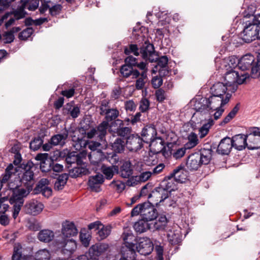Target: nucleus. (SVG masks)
<instances>
[{
	"instance_id": "f257e3e1",
	"label": "nucleus",
	"mask_w": 260,
	"mask_h": 260,
	"mask_svg": "<svg viewBox=\"0 0 260 260\" xmlns=\"http://www.w3.org/2000/svg\"><path fill=\"white\" fill-rule=\"evenodd\" d=\"M34 177V174L32 170L30 169L26 170L23 173L20 181L24 185L26 189L21 188L15 189L14 191L11 202L15 203V202L17 201L15 207V216L19 214L24 203V198L26 197L32 189V186L35 183Z\"/></svg>"
},
{
	"instance_id": "f03ea898",
	"label": "nucleus",
	"mask_w": 260,
	"mask_h": 260,
	"mask_svg": "<svg viewBox=\"0 0 260 260\" xmlns=\"http://www.w3.org/2000/svg\"><path fill=\"white\" fill-rule=\"evenodd\" d=\"M156 129L153 126L146 125L141 132L142 141L149 143V146L155 153L161 152L165 148V142L160 137H156Z\"/></svg>"
},
{
	"instance_id": "7ed1b4c3",
	"label": "nucleus",
	"mask_w": 260,
	"mask_h": 260,
	"mask_svg": "<svg viewBox=\"0 0 260 260\" xmlns=\"http://www.w3.org/2000/svg\"><path fill=\"white\" fill-rule=\"evenodd\" d=\"M139 214L141 215L142 218L149 221L155 219L158 216V212L151 203L145 202L137 205L131 211L132 216Z\"/></svg>"
},
{
	"instance_id": "20e7f679",
	"label": "nucleus",
	"mask_w": 260,
	"mask_h": 260,
	"mask_svg": "<svg viewBox=\"0 0 260 260\" xmlns=\"http://www.w3.org/2000/svg\"><path fill=\"white\" fill-rule=\"evenodd\" d=\"M248 77L249 74L247 73H239L237 71L232 69L225 74L224 84L229 87H231L230 90L234 92L237 90V85L243 83Z\"/></svg>"
},
{
	"instance_id": "39448f33",
	"label": "nucleus",
	"mask_w": 260,
	"mask_h": 260,
	"mask_svg": "<svg viewBox=\"0 0 260 260\" xmlns=\"http://www.w3.org/2000/svg\"><path fill=\"white\" fill-rule=\"evenodd\" d=\"M109 131L114 137H119L123 139H126L131 134L132 129L131 127L125 126L123 120L117 119L111 123Z\"/></svg>"
},
{
	"instance_id": "423d86ee",
	"label": "nucleus",
	"mask_w": 260,
	"mask_h": 260,
	"mask_svg": "<svg viewBox=\"0 0 260 260\" xmlns=\"http://www.w3.org/2000/svg\"><path fill=\"white\" fill-rule=\"evenodd\" d=\"M243 31L240 34L242 40L247 43L258 39L256 23L251 20L246 21Z\"/></svg>"
},
{
	"instance_id": "0eeeda50",
	"label": "nucleus",
	"mask_w": 260,
	"mask_h": 260,
	"mask_svg": "<svg viewBox=\"0 0 260 260\" xmlns=\"http://www.w3.org/2000/svg\"><path fill=\"white\" fill-rule=\"evenodd\" d=\"M247 147L249 149L260 148V128L250 127L246 132Z\"/></svg>"
},
{
	"instance_id": "6e6552de",
	"label": "nucleus",
	"mask_w": 260,
	"mask_h": 260,
	"mask_svg": "<svg viewBox=\"0 0 260 260\" xmlns=\"http://www.w3.org/2000/svg\"><path fill=\"white\" fill-rule=\"evenodd\" d=\"M74 134L75 135L72 136V146L76 150H84L87 146L92 151H96V149L101 145L99 142L92 141L89 142L82 138L76 136V133Z\"/></svg>"
},
{
	"instance_id": "1a4fd4ad",
	"label": "nucleus",
	"mask_w": 260,
	"mask_h": 260,
	"mask_svg": "<svg viewBox=\"0 0 260 260\" xmlns=\"http://www.w3.org/2000/svg\"><path fill=\"white\" fill-rule=\"evenodd\" d=\"M56 245L59 248H61L62 253L70 255L76 248L75 241L71 238H58L56 240Z\"/></svg>"
},
{
	"instance_id": "9d476101",
	"label": "nucleus",
	"mask_w": 260,
	"mask_h": 260,
	"mask_svg": "<svg viewBox=\"0 0 260 260\" xmlns=\"http://www.w3.org/2000/svg\"><path fill=\"white\" fill-rule=\"evenodd\" d=\"M231 97L230 93L225 94V97H220L212 94L209 98H207L208 101L209 107L211 111H214L226 105L230 101Z\"/></svg>"
},
{
	"instance_id": "9b49d317",
	"label": "nucleus",
	"mask_w": 260,
	"mask_h": 260,
	"mask_svg": "<svg viewBox=\"0 0 260 260\" xmlns=\"http://www.w3.org/2000/svg\"><path fill=\"white\" fill-rule=\"evenodd\" d=\"M140 54L144 59L154 62L157 59V55L153 44L145 42L140 48Z\"/></svg>"
},
{
	"instance_id": "f8f14e48",
	"label": "nucleus",
	"mask_w": 260,
	"mask_h": 260,
	"mask_svg": "<svg viewBox=\"0 0 260 260\" xmlns=\"http://www.w3.org/2000/svg\"><path fill=\"white\" fill-rule=\"evenodd\" d=\"M167 191L165 190L160 185L155 187L148 196L149 199L153 204L158 205L169 197Z\"/></svg>"
},
{
	"instance_id": "ddd939ff",
	"label": "nucleus",
	"mask_w": 260,
	"mask_h": 260,
	"mask_svg": "<svg viewBox=\"0 0 260 260\" xmlns=\"http://www.w3.org/2000/svg\"><path fill=\"white\" fill-rule=\"evenodd\" d=\"M126 146L131 151H137L143 147L142 139L137 134H131L126 139Z\"/></svg>"
},
{
	"instance_id": "4468645a",
	"label": "nucleus",
	"mask_w": 260,
	"mask_h": 260,
	"mask_svg": "<svg viewBox=\"0 0 260 260\" xmlns=\"http://www.w3.org/2000/svg\"><path fill=\"white\" fill-rule=\"evenodd\" d=\"M61 226V235L58 238H71L78 234V230L73 222L66 220L62 223Z\"/></svg>"
},
{
	"instance_id": "2eb2a0df",
	"label": "nucleus",
	"mask_w": 260,
	"mask_h": 260,
	"mask_svg": "<svg viewBox=\"0 0 260 260\" xmlns=\"http://www.w3.org/2000/svg\"><path fill=\"white\" fill-rule=\"evenodd\" d=\"M137 251L141 255H147L153 250L152 242L149 238H143L140 239L138 246H136Z\"/></svg>"
},
{
	"instance_id": "dca6fc26",
	"label": "nucleus",
	"mask_w": 260,
	"mask_h": 260,
	"mask_svg": "<svg viewBox=\"0 0 260 260\" xmlns=\"http://www.w3.org/2000/svg\"><path fill=\"white\" fill-rule=\"evenodd\" d=\"M79 151V152L73 151L69 153L66 158L67 164H76L77 166L83 165V159L86 158L87 152L84 150Z\"/></svg>"
},
{
	"instance_id": "f3484780",
	"label": "nucleus",
	"mask_w": 260,
	"mask_h": 260,
	"mask_svg": "<svg viewBox=\"0 0 260 260\" xmlns=\"http://www.w3.org/2000/svg\"><path fill=\"white\" fill-rule=\"evenodd\" d=\"M49 183V181L47 179H41L34 190V193H41L44 197H49L52 194V189L48 186Z\"/></svg>"
},
{
	"instance_id": "a211bd4d",
	"label": "nucleus",
	"mask_w": 260,
	"mask_h": 260,
	"mask_svg": "<svg viewBox=\"0 0 260 260\" xmlns=\"http://www.w3.org/2000/svg\"><path fill=\"white\" fill-rule=\"evenodd\" d=\"M44 205L41 202L36 200H31L26 203L25 205V210L26 213L32 215H37L41 212Z\"/></svg>"
},
{
	"instance_id": "6ab92c4d",
	"label": "nucleus",
	"mask_w": 260,
	"mask_h": 260,
	"mask_svg": "<svg viewBox=\"0 0 260 260\" xmlns=\"http://www.w3.org/2000/svg\"><path fill=\"white\" fill-rule=\"evenodd\" d=\"M104 182V178L103 175L99 174L89 177L88 185L92 191L98 192L101 190V186Z\"/></svg>"
},
{
	"instance_id": "aec40b11",
	"label": "nucleus",
	"mask_w": 260,
	"mask_h": 260,
	"mask_svg": "<svg viewBox=\"0 0 260 260\" xmlns=\"http://www.w3.org/2000/svg\"><path fill=\"white\" fill-rule=\"evenodd\" d=\"M177 182L170 174L166 176L161 181L159 185L170 194L172 191L177 189Z\"/></svg>"
},
{
	"instance_id": "412c9836",
	"label": "nucleus",
	"mask_w": 260,
	"mask_h": 260,
	"mask_svg": "<svg viewBox=\"0 0 260 260\" xmlns=\"http://www.w3.org/2000/svg\"><path fill=\"white\" fill-rule=\"evenodd\" d=\"M198 152L189 155L186 160L187 169L191 171L198 170L202 165Z\"/></svg>"
},
{
	"instance_id": "4be33fe9",
	"label": "nucleus",
	"mask_w": 260,
	"mask_h": 260,
	"mask_svg": "<svg viewBox=\"0 0 260 260\" xmlns=\"http://www.w3.org/2000/svg\"><path fill=\"white\" fill-rule=\"evenodd\" d=\"M231 139L225 137L222 139L218 145L217 152L222 155H228L231 152L233 144H232Z\"/></svg>"
},
{
	"instance_id": "5701e85b",
	"label": "nucleus",
	"mask_w": 260,
	"mask_h": 260,
	"mask_svg": "<svg viewBox=\"0 0 260 260\" xmlns=\"http://www.w3.org/2000/svg\"><path fill=\"white\" fill-rule=\"evenodd\" d=\"M109 245L106 243L96 244L89 248L88 253L91 257L95 259L96 257L107 251Z\"/></svg>"
},
{
	"instance_id": "b1692460",
	"label": "nucleus",
	"mask_w": 260,
	"mask_h": 260,
	"mask_svg": "<svg viewBox=\"0 0 260 260\" xmlns=\"http://www.w3.org/2000/svg\"><path fill=\"white\" fill-rule=\"evenodd\" d=\"M170 175L177 183L185 182L187 178L188 172L182 166H178Z\"/></svg>"
},
{
	"instance_id": "393cba45",
	"label": "nucleus",
	"mask_w": 260,
	"mask_h": 260,
	"mask_svg": "<svg viewBox=\"0 0 260 260\" xmlns=\"http://www.w3.org/2000/svg\"><path fill=\"white\" fill-rule=\"evenodd\" d=\"M40 1L42 3V5L39 8L40 12L41 14L44 13L50 7L49 4L51 3V0H32L29 3L27 9L30 11L36 10L39 7Z\"/></svg>"
},
{
	"instance_id": "a878e982",
	"label": "nucleus",
	"mask_w": 260,
	"mask_h": 260,
	"mask_svg": "<svg viewBox=\"0 0 260 260\" xmlns=\"http://www.w3.org/2000/svg\"><path fill=\"white\" fill-rule=\"evenodd\" d=\"M233 147L238 150H242L247 146L246 135L239 134L233 137L231 139Z\"/></svg>"
},
{
	"instance_id": "bb28decb",
	"label": "nucleus",
	"mask_w": 260,
	"mask_h": 260,
	"mask_svg": "<svg viewBox=\"0 0 260 260\" xmlns=\"http://www.w3.org/2000/svg\"><path fill=\"white\" fill-rule=\"evenodd\" d=\"M228 87L224 83L217 82L211 88V94L220 97H225V94L228 93L226 92Z\"/></svg>"
},
{
	"instance_id": "cd10ccee",
	"label": "nucleus",
	"mask_w": 260,
	"mask_h": 260,
	"mask_svg": "<svg viewBox=\"0 0 260 260\" xmlns=\"http://www.w3.org/2000/svg\"><path fill=\"white\" fill-rule=\"evenodd\" d=\"M110 124L107 121H103L95 128L96 129L97 139L99 141L103 142L106 140L107 130L109 128Z\"/></svg>"
},
{
	"instance_id": "c85d7f7f",
	"label": "nucleus",
	"mask_w": 260,
	"mask_h": 260,
	"mask_svg": "<svg viewBox=\"0 0 260 260\" xmlns=\"http://www.w3.org/2000/svg\"><path fill=\"white\" fill-rule=\"evenodd\" d=\"M120 71L122 76L124 78L132 76L133 79H136L140 76V72L137 70H134L131 66H128V64H125L122 66Z\"/></svg>"
},
{
	"instance_id": "c756f323",
	"label": "nucleus",
	"mask_w": 260,
	"mask_h": 260,
	"mask_svg": "<svg viewBox=\"0 0 260 260\" xmlns=\"http://www.w3.org/2000/svg\"><path fill=\"white\" fill-rule=\"evenodd\" d=\"M121 238L124 242V244L126 246H136V237L133 235L132 231L128 229H125L121 236Z\"/></svg>"
},
{
	"instance_id": "7c9ffc66",
	"label": "nucleus",
	"mask_w": 260,
	"mask_h": 260,
	"mask_svg": "<svg viewBox=\"0 0 260 260\" xmlns=\"http://www.w3.org/2000/svg\"><path fill=\"white\" fill-rule=\"evenodd\" d=\"M207 98H202L200 101L196 103L194 108L197 112H200L201 114L208 113L211 109Z\"/></svg>"
},
{
	"instance_id": "2f4dec72",
	"label": "nucleus",
	"mask_w": 260,
	"mask_h": 260,
	"mask_svg": "<svg viewBox=\"0 0 260 260\" xmlns=\"http://www.w3.org/2000/svg\"><path fill=\"white\" fill-rule=\"evenodd\" d=\"M151 224L148 223V221L142 218L135 222L134 229L137 233L141 234L146 232L148 230L152 229Z\"/></svg>"
},
{
	"instance_id": "473e14b6",
	"label": "nucleus",
	"mask_w": 260,
	"mask_h": 260,
	"mask_svg": "<svg viewBox=\"0 0 260 260\" xmlns=\"http://www.w3.org/2000/svg\"><path fill=\"white\" fill-rule=\"evenodd\" d=\"M213 151L211 148H202L200 152H198L199 156H200L201 162L203 165H208L211 161Z\"/></svg>"
},
{
	"instance_id": "72a5a7b5",
	"label": "nucleus",
	"mask_w": 260,
	"mask_h": 260,
	"mask_svg": "<svg viewBox=\"0 0 260 260\" xmlns=\"http://www.w3.org/2000/svg\"><path fill=\"white\" fill-rule=\"evenodd\" d=\"M38 240L44 243H49L54 238V232L48 229L40 231L37 235Z\"/></svg>"
},
{
	"instance_id": "f704fd0d",
	"label": "nucleus",
	"mask_w": 260,
	"mask_h": 260,
	"mask_svg": "<svg viewBox=\"0 0 260 260\" xmlns=\"http://www.w3.org/2000/svg\"><path fill=\"white\" fill-rule=\"evenodd\" d=\"M136 246H126L123 250H122V257L125 260H136Z\"/></svg>"
},
{
	"instance_id": "c9c22d12",
	"label": "nucleus",
	"mask_w": 260,
	"mask_h": 260,
	"mask_svg": "<svg viewBox=\"0 0 260 260\" xmlns=\"http://www.w3.org/2000/svg\"><path fill=\"white\" fill-rule=\"evenodd\" d=\"M68 137V133L67 131L61 134L55 135L51 138V143L54 146L57 145H63Z\"/></svg>"
},
{
	"instance_id": "e433bc0d",
	"label": "nucleus",
	"mask_w": 260,
	"mask_h": 260,
	"mask_svg": "<svg viewBox=\"0 0 260 260\" xmlns=\"http://www.w3.org/2000/svg\"><path fill=\"white\" fill-rule=\"evenodd\" d=\"M126 142L123 139L117 138L112 144V149L116 153H122L125 149Z\"/></svg>"
},
{
	"instance_id": "4c0bfd02",
	"label": "nucleus",
	"mask_w": 260,
	"mask_h": 260,
	"mask_svg": "<svg viewBox=\"0 0 260 260\" xmlns=\"http://www.w3.org/2000/svg\"><path fill=\"white\" fill-rule=\"evenodd\" d=\"M82 165L73 167L70 171V175L73 178H77L82 175H86L88 172V170L84 165L83 166Z\"/></svg>"
},
{
	"instance_id": "58836bf2",
	"label": "nucleus",
	"mask_w": 260,
	"mask_h": 260,
	"mask_svg": "<svg viewBox=\"0 0 260 260\" xmlns=\"http://www.w3.org/2000/svg\"><path fill=\"white\" fill-rule=\"evenodd\" d=\"M120 174L124 178H129L133 174V169L129 161H125L120 167Z\"/></svg>"
},
{
	"instance_id": "ea45409f",
	"label": "nucleus",
	"mask_w": 260,
	"mask_h": 260,
	"mask_svg": "<svg viewBox=\"0 0 260 260\" xmlns=\"http://www.w3.org/2000/svg\"><path fill=\"white\" fill-rule=\"evenodd\" d=\"M88 158L90 162L94 165H98L103 158V154L101 150L91 151L88 154Z\"/></svg>"
},
{
	"instance_id": "a19ab883",
	"label": "nucleus",
	"mask_w": 260,
	"mask_h": 260,
	"mask_svg": "<svg viewBox=\"0 0 260 260\" xmlns=\"http://www.w3.org/2000/svg\"><path fill=\"white\" fill-rule=\"evenodd\" d=\"M68 178V175L66 173L59 175L54 183V189L57 190H62L66 184Z\"/></svg>"
},
{
	"instance_id": "79ce46f5",
	"label": "nucleus",
	"mask_w": 260,
	"mask_h": 260,
	"mask_svg": "<svg viewBox=\"0 0 260 260\" xmlns=\"http://www.w3.org/2000/svg\"><path fill=\"white\" fill-rule=\"evenodd\" d=\"M119 115V112L116 108H110L104 114L105 116L104 121H107L109 123L113 120L115 121Z\"/></svg>"
},
{
	"instance_id": "37998d69",
	"label": "nucleus",
	"mask_w": 260,
	"mask_h": 260,
	"mask_svg": "<svg viewBox=\"0 0 260 260\" xmlns=\"http://www.w3.org/2000/svg\"><path fill=\"white\" fill-rule=\"evenodd\" d=\"M240 103H237L236 106L233 108L228 115L223 119L220 123V125L222 126L229 123L233 118L235 117L238 111L240 109Z\"/></svg>"
},
{
	"instance_id": "c03bdc74",
	"label": "nucleus",
	"mask_w": 260,
	"mask_h": 260,
	"mask_svg": "<svg viewBox=\"0 0 260 260\" xmlns=\"http://www.w3.org/2000/svg\"><path fill=\"white\" fill-rule=\"evenodd\" d=\"M188 142L184 145L186 148L191 149L199 143V140L196 134L191 132L187 137Z\"/></svg>"
},
{
	"instance_id": "a18cd8bd",
	"label": "nucleus",
	"mask_w": 260,
	"mask_h": 260,
	"mask_svg": "<svg viewBox=\"0 0 260 260\" xmlns=\"http://www.w3.org/2000/svg\"><path fill=\"white\" fill-rule=\"evenodd\" d=\"M214 124V121L212 119H209L207 123H204L203 126L200 128L199 135L201 138L205 137L209 133V129Z\"/></svg>"
},
{
	"instance_id": "49530a36",
	"label": "nucleus",
	"mask_w": 260,
	"mask_h": 260,
	"mask_svg": "<svg viewBox=\"0 0 260 260\" xmlns=\"http://www.w3.org/2000/svg\"><path fill=\"white\" fill-rule=\"evenodd\" d=\"M25 4L24 3L19 8L12 11V14L17 20L24 18L27 15V13L25 11Z\"/></svg>"
},
{
	"instance_id": "de8ad7c7",
	"label": "nucleus",
	"mask_w": 260,
	"mask_h": 260,
	"mask_svg": "<svg viewBox=\"0 0 260 260\" xmlns=\"http://www.w3.org/2000/svg\"><path fill=\"white\" fill-rule=\"evenodd\" d=\"M51 254L50 252L46 249H41L38 251L35 255V260H50Z\"/></svg>"
},
{
	"instance_id": "09e8293b",
	"label": "nucleus",
	"mask_w": 260,
	"mask_h": 260,
	"mask_svg": "<svg viewBox=\"0 0 260 260\" xmlns=\"http://www.w3.org/2000/svg\"><path fill=\"white\" fill-rule=\"evenodd\" d=\"M140 77L136 80V88L138 90L142 89L147 81V73L146 72H142L140 73Z\"/></svg>"
},
{
	"instance_id": "8fccbe9b",
	"label": "nucleus",
	"mask_w": 260,
	"mask_h": 260,
	"mask_svg": "<svg viewBox=\"0 0 260 260\" xmlns=\"http://www.w3.org/2000/svg\"><path fill=\"white\" fill-rule=\"evenodd\" d=\"M22 255V246L20 244H17L14 247L12 260H21Z\"/></svg>"
},
{
	"instance_id": "3c124183",
	"label": "nucleus",
	"mask_w": 260,
	"mask_h": 260,
	"mask_svg": "<svg viewBox=\"0 0 260 260\" xmlns=\"http://www.w3.org/2000/svg\"><path fill=\"white\" fill-rule=\"evenodd\" d=\"M187 149H188L187 148H186L185 146L184 145V147H183L178 148L177 149L173 150L172 155L175 159H180L185 155L186 153V150Z\"/></svg>"
},
{
	"instance_id": "603ef678",
	"label": "nucleus",
	"mask_w": 260,
	"mask_h": 260,
	"mask_svg": "<svg viewBox=\"0 0 260 260\" xmlns=\"http://www.w3.org/2000/svg\"><path fill=\"white\" fill-rule=\"evenodd\" d=\"M8 186H9V187L10 188V189L11 190H12V194L11 196L10 197V198L9 199V202H10V203L11 204L13 205V218L14 219H16L17 218V217L18 216V214H17L16 216H15V215H14V213H15V205H16V204H15V203H17V201L15 202V203H12V202H11V198L13 197V193H14V191L15 189H20L21 187H19L18 186V184H16L15 186L13 182H10L9 183V184H8Z\"/></svg>"
},
{
	"instance_id": "864d4df0",
	"label": "nucleus",
	"mask_w": 260,
	"mask_h": 260,
	"mask_svg": "<svg viewBox=\"0 0 260 260\" xmlns=\"http://www.w3.org/2000/svg\"><path fill=\"white\" fill-rule=\"evenodd\" d=\"M116 170L115 167H105L102 168V172L105 175L106 179H111L112 178L114 170Z\"/></svg>"
},
{
	"instance_id": "5fc2aeb1",
	"label": "nucleus",
	"mask_w": 260,
	"mask_h": 260,
	"mask_svg": "<svg viewBox=\"0 0 260 260\" xmlns=\"http://www.w3.org/2000/svg\"><path fill=\"white\" fill-rule=\"evenodd\" d=\"M137 45L131 44L129 47H125L124 49V52L126 55H129L131 53H133L136 56H138L140 54V51Z\"/></svg>"
},
{
	"instance_id": "6e6d98bb",
	"label": "nucleus",
	"mask_w": 260,
	"mask_h": 260,
	"mask_svg": "<svg viewBox=\"0 0 260 260\" xmlns=\"http://www.w3.org/2000/svg\"><path fill=\"white\" fill-rule=\"evenodd\" d=\"M43 143V141L40 137L35 138L30 142L29 147L34 151L37 150L42 145Z\"/></svg>"
},
{
	"instance_id": "4d7b16f0",
	"label": "nucleus",
	"mask_w": 260,
	"mask_h": 260,
	"mask_svg": "<svg viewBox=\"0 0 260 260\" xmlns=\"http://www.w3.org/2000/svg\"><path fill=\"white\" fill-rule=\"evenodd\" d=\"M152 175L151 171H146L140 173L139 175L136 176V180L139 182H145L147 181Z\"/></svg>"
},
{
	"instance_id": "13d9d810",
	"label": "nucleus",
	"mask_w": 260,
	"mask_h": 260,
	"mask_svg": "<svg viewBox=\"0 0 260 260\" xmlns=\"http://www.w3.org/2000/svg\"><path fill=\"white\" fill-rule=\"evenodd\" d=\"M52 3L51 1V3H49L50 7L48 8L49 9V12L51 15L52 16H56L58 15L62 8V7L60 4H57L52 5Z\"/></svg>"
},
{
	"instance_id": "bf43d9fd",
	"label": "nucleus",
	"mask_w": 260,
	"mask_h": 260,
	"mask_svg": "<svg viewBox=\"0 0 260 260\" xmlns=\"http://www.w3.org/2000/svg\"><path fill=\"white\" fill-rule=\"evenodd\" d=\"M102 226V228L99 231L98 234L101 239H104L110 235L111 233V226Z\"/></svg>"
},
{
	"instance_id": "052dcab7",
	"label": "nucleus",
	"mask_w": 260,
	"mask_h": 260,
	"mask_svg": "<svg viewBox=\"0 0 260 260\" xmlns=\"http://www.w3.org/2000/svg\"><path fill=\"white\" fill-rule=\"evenodd\" d=\"M34 31L31 27H27L19 34L18 38L21 40H26L30 37Z\"/></svg>"
},
{
	"instance_id": "680f3d73",
	"label": "nucleus",
	"mask_w": 260,
	"mask_h": 260,
	"mask_svg": "<svg viewBox=\"0 0 260 260\" xmlns=\"http://www.w3.org/2000/svg\"><path fill=\"white\" fill-rule=\"evenodd\" d=\"M150 102L146 99L143 98L140 102L139 110L141 112H146L149 109Z\"/></svg>"
},
{
	"instance_id": "e2e57ef3",
	"label": "nucleus",
	"mask_w": 260,
	"mask_h": 260,
	"mask_svg": "<svg viewBox=\"0 0 260 260\" xmlns=\"http://www.w3.org/2000/svg\"><path fill=\"white\" fill-rule=\"evenodd\" d=\"M66 109L73 118H77L80 112L79 108L77 106L72 107L71 105H68Z\"/></svg>"
},
{
	"instance_id": "0e129e2a",
	"label": "nucleus",
	"mask_w": 260,
	"mask_h": 260,
	"mask_svg": "<svg viewBox=\"0 0 260 260\" xmlns=\"http://www.w3.org/2000/svg\"><path fill=\"white\" fill-rule=\"evenodd\" d=\"M168 240L172 245L177 244L180 242V237L178 234H176L171 231L168 234Z\"/></svg>"
},
{
	"instance_id": "69168bd1",
	"label": "nucleus",
	"mask_w": 260,
	"mask_h": 260,
	"mask_svg": "<svg viewBox=\"0 0 260 260\" xmlns=\"http://www.w3.org/2000/svg\"><path fill=\"white\" fill-rule=\"evenodd\" d=\"M157 62V66L161 68L168 67V58L166 56H162L160 57L157 56V59L154 61Z\"/></svg>"
},
{
	"instance_id": "338daca9",
	"label": "nucleus",
	"mask_w": 260,
	"mask_h": 260,
	"mask_svg": "<svg viewBox=\"0 0 260 260\" xmlns=\"http://www.w3.org/2000/svg\"><path fill=\"white\" fill-rule=\"evenodd\" d=\"M52 160H46V161L40 162V169L42 172H48L51 170Z\"/></svg>"
},
{
	"instance_id": "774afa93",
	"label": "nucleus",
	"mask_w": 260,
	"mask_h": 260,
	"mask_svg": "<svg viewBox=\"0 0 260 260\" xmlns=\"http://www.w3.org/2000/svg\"><path fill=\"white\" fill-rule=\"evenodd\" d=\"M109 101L107 100H104L100 103L99 109L100 110V114L104 115V113L110 108Z\"/></svg>"
}]
</instances>
